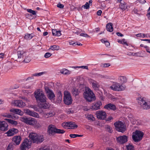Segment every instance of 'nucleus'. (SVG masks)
<instances>
[{"label": "nucleus", "instance_id": "obj_1", "mask_svg": "<svg viewBox=\"0 0 150 150\" xmlns=\"http://www.w3.org/2000/svg\"><path fill=\"white\" fill-rule=\"evenodd\" d=\"M34 96L36 101L38 103H43L46 102L47 98L42 91L40 90L36 91L34 93Z\"/></svg>", "mask_w": 150, "mask_h": 150}, {"label": "nucleus", "instance_id": "obj_2", "mask_svg": "<svg viewBox=\"0 0 150 150\" xmlns=\"http://www.w3.org/2000/svg\"><path fill=\"white\" fill-rule=\"evenodd\" d=\"M30 138L32 140L33 143L39 144L42 142L44 140L42 135L38 134L35 133H32L29 135Z\"/></svg>", "mask_w": 150, "mask_h": 150}, {"label": "nucleus", "instance_id": "obj_3", "mask_svg": "<svg viewBox=\"0 0 150 150\" xmlns=\"http://www.w3.org/2000/svg\"><path fill=\"white\" fill-rule=\"evenodd\" d=\"M47 132L50 135H54L55 134H63L65 131L63 129L57 128L53 125H49L47 127Z\"/></svg>", "mask_w": 150, "mask_h": 150}, {"label": "nucleus", "instance_id": "obj_4", "mask_svg": "<svg viewBox=\"0 0 150 150\" xmlns=\"http://www.w3.org/2000/svg\"><path fill=\"white\" fill-rule=\"evenodd\" d=\"M83 95L84 98L88 102H91L96 99L95 96L93 92L88 88L86 89Z\"/></svg>", "mask_w": 150, "mask_h": 150}, {"label": "nucleus", "instance_id": "obj_5", "mask_svg": "<svg viewBox=\"0 0 150 150\" xmlns=\"http://www.w3.org/2000/svg\"><path fill=\"white\" fill-rule=\"evenodd\" d=\"M114 125L115 129L119 132L123 133L126 130V126L121 121H119L115 122Z\"/></svg>", "mask_w": 150, "mask_h": 150}, {"label": "nucleus", "instance_id": "obj_6", "mask_svg": "<svg viewBox=\"0 0 150 150\" xmlns=\"http://www.w3.org/2000/svg\"><path fill=\"white\" fill-rule=\"evenodd\" d=\"M64 102L66 105H69L72 103V99L70 93L65 91L64 97Z\"/></svg>", "mask_w": 150, "mask_h": 150}, {"label": "nucleus", "instance_id": "obj_7", "mask_svg": "<svg viewBox=\"0 0 150 150\" xmlns=\"http://www.w3.org/2000/svg\"><path fill=\"white\" fill-rule=\"evenodd\" d=\"M132 135V138L135 142L140 141L142 139L144 135L143 132L139 131L136 130Z\"/></svg>", "mask_w": 150, "mask_h": 150}, {"label": "nucleus", "instance_id": "obj_8", "mask_svg": "<svg viewBox=\"0 0 150 150\" xmlns=\"http://www.w3.org/2000/svg\"><path fill=\"white\" fill-rule=\"evenodd\" d=\"M141 100L139 101L138 103L140 105L141 107L143 109L148 110L150 108V101H146L145 100V98H140Z\"/></svg>", "mask_w": 150, "mask_h": 150}, {"label": "nucleus", "instance_id": "obj_9", "mask_svg": "<svg viewBox=\"0 0 150 150\" xmlns=\"http://www.w3.org/2000/svg\"><path fill=\"white\" fill-rule=\"evenodd\" d=\"M31 142L28 139L25 138L20 145V150H26L30 148Z\"/></svg>", "mask_w": 150, "mask_h": 150}, {"label": "nucleus", "instance_id": "obj_10", "mask_svg": "<svg viewBox=\"0 0 150 150\" xmlns=\"http://www.w3.org/2000/svg\"><path fill=\"white\" fill-rule=\"evenodd\" d=\"M125 86H122L120 83H115L110 87L111 89L115 91H121L124 90L125 88Z\"/></svg>", "mask_w": 150, "mask_h": 150}, {"label": "nucleus", "instance_id": "obj_11", "mask_svg": "<svg viewBox=\"0 0 150 150\" xmlns=\"http://www.w3.org/2000/svg\"><path fill=\"white\" fill-rule=\"evenodd\" d=\"M21 120L27 124L33 125L36 123V121L35 120L34 118H27L23 117L21 118Z\"/></svg>", "mask_w": 150, "mask_h": 150}, {"label": "nucleus", "instance_id": "obj_12", "mask_svg": "<svg viewBox=\"0 0 150 150\" xmlns=\"http://www.w3.org/2000/svg\"><path fill=\"white\" fill-rule=\"evenodd\" d=\"M102 103L101 101L99 100L93 103L90 107V109L92 110H96L101 108L102 106Z\"/></svg>", "mask_w": 150, "mask_h": 150}, {"label": "nucleus", "instance_id": "obj_13", "mask_svg": "<svg viewBox=\"0 0 150 150\" xmlns=\"http://www.w3.org/2000/svg\"><path fill=\"white\" fill-rule=\"evenodd\" d=\"M128 138L126 135H123L117 137L116 140L117 143L120 144H124L127 142Z\"/></svg>", "mask_w": 150, "mask_h": 150}, {"label": "nucleus", "instance_id": "obj_14", "mask_svg": "<svg viewBox=\"0 0 150 150\" xmlns=\"http://www.w3.org/2000/svg\"><path fill=\"white\" fill-rule=\"evenodd\" d=\"M96 114L97 118L100 119L104 120L106 118V114L105 111H97Z\"/></svg>", "mask_w": 150, "mask_h": 150}, {"label": "nucleus", "instance_id": "obj_15", "mask_svg": "<svg viewBox=\"0 0 150 150\" xmlns=\"http://www.w3.org/2000/svg\"><path fill=\"white\" fill-rule=\"evenodd\" d=\"M18 59L19 61H22L24 59V57L27 55V52L23 50L18 51L17 52Z\"/></svg>", "mask_w": 150, "mask_h": 150}, {"label": "nucleus", "instance_id": "obj_16", "mask_svg": "<svg viewBox=\"0 0 150 150\" xmlns=\"http://www.w3.org/2000/svg\"><path fill=\"white\" fill-rule=\"evenodd\" d=\"M8 125L5 121H0V130L2 131H7L8 129Z\"/></svg>", "mask_w": 150, "mask_h": 150}, {"label": "nucleus", "instance_id": "obj_17", "mask_svg": "<svg viewBox=\"0 0 150 150\" xmlns=\"http://www.w3.org/2000/svg\"><path fill=\"white\" fill-rule=\"evenodd\" d=\"M18 132V129L13 128L9 129L6 134H7L8 136H11L16 134Z\"/></svg>", "mask_w": 150, "mask_h": 150}, {"label": "nucleus", "instance_id": "obj_18", "mask_svg": "<svg viewBox=\"0 0 150 150\" xmlns=\"http://www.w3.org/2000/svg\"><path fill=\"white\" fill-rule=\"evenodd\" d=\"M25 112L27 115L30 116L38 118L39 117L38 114L34 111H32L29 109H26L25 110Z\"/></svg>", "mask_w": 150, "mask_h": 150}, {"label": "nucleus", "instance_id": "obj_19", "mask_svg": "<svg viewBox=\"0 0 150 150\" xmlns=\"http://www.w3.org/2000/svg\"><path fill=\"white\" fill-rule=\"evenodd\" d=\"M104 108L108 110H112L115 111L116 110V107L113 104L111 103H108L105 105Z\"/></svg>", "mask_w": 150, "mask_h": 150}, {"label": "nucleus", "instance_id": "obj_20", "mask_svg": "<svg viewBox=\"0 0 150 150\" xmlns=\"http://www.w3.org/2000/svg\"><path fill=\"white\" fill-rule=\"evenodd\" d=\"M22 139L21 137L20 136H14L12 139V141L16 144V145H19Z\"/></svg>", "mask_w": 150, "mask_h": 150}, {"label": "nucleus", "instance_id": "obj_21", "mask_svg": "<svg viewBox=\"0 0 150 150\" xmlns=\"http://www.w3.org/2000/svg\"><path fill=\"white\" fill-rule=\"evenodd\" d=\"M47 95L48 98L51 100L52 102L54 103L55 101V96L53 91Z\"/></svg>", "mask_w": 150, "mask_h": 150}, {"label": "nucleus", "instance_id": "obj_22", "mask_svg": "<svg viewBox=\"0 0 150 150\" xmlns=\"http://www.w3.org/2000/svg\"><path fill=\"white\" fill-rule=\"evenodd\" d=\"M14 105L18 107L22 108L25 106V104L22 100H16L14 102Z\"/></svg>", "mask_w": 150, "mask_h": 150}, {"label": "nucleus", "instance_id": "obj_23", "mask_svg": "<svg viewBox=\"0 0 150 150\" xmlns=\"http://www.w3.org/2000/svg\"><path fill=\"white\" fill-rule=\"evenodd\" d=\"M10 111L14 114H18L20 115H22L23 114V112L19 109L12 108L10 110Z\"/></svg>", "mask_w": 150, "mask_h": 150}, {"label": "nucleus", "instance_id": "obj_24", "mask_svg": "<svg viewBox=\"0 0 150 150\" xmlns=\"http://www.w3.org/2000/svg\"><path fill=\"white\" fill-rule=\"evenodd\" d=\"M62 100V94L60 91L58 92L57 95L56 101L58 103H60Z\"/></svg>", "mask_w": 150, "mask_h": 150}, {"label": "nucleus", "instance_id": "obj_25", "mask_svg": "<svg viewBox=\"0 0 150 150\" xmlns=\"http://www.w3.org/2000/svg\"><path fill=\"white\" fill-rule=\"evenodd\" d=\"M4 120L6 121L9 124H11V125L13 126H16L18 124V122L16 121L13 120L11 119H9L7 118H6L4 119Z\"/></svg>", "mask_w": 150, "mask_h": 150}, {"label": "nucleus", "instance_id": "obj_26", "mask_svg": "<svg viewBox=\"0 0 150 150\" xmlns=\"http://www.w3.org/2000/svg\"><path fill=\"white\" fill-rule=\"evenodd\" d=\"M46 102L43 103H41L40 105V107L41 108L44 109H47L49 108L50 106L48 103H47Z\"/></svg>", "mask_w": 150, "mask_h": 150}, {"label": "nucleus", "instance_id": "obj_27", "mask_svg": "<svg viewBox=\"0 0 150 150\" xmlns=\"http://www.w3.org/2000/svg\"><path fill=\"white\" fill-rule=\"evenodd\" d=\"M86 117L90 121H95V119L93 115L92 114L88 113L85 115Z\"/></svg>", "mask_w": 150, "mask_h": 150}, {"label": "nucleus", "instance_id": "obj_28", "mask_svg": "<svg viewBox=\"0 0 150 150\" xmlns=\"http://www.w3.org/2000/svg\"><path fill=\"white\" fill-rule=\"evenodd\" d=\"M112 25V23H110L107 24L106 27V29L108 31L111 32L113 31V29Z\"/></svg>", "mask_w": 150, "mask_h": 150}, {"label": "nucleus", "instance_id": "obj_29", "mask_svg": "<svg viewBox=\"0 0 150 150\" xmlns=\"http://www.w3.org/2000/svg\"><path fill=\"white\" fill-rule=\"evenodd\" d=\"M52 32L53 36H59L61 35V31L59 30H57L56 29H52Z\"/></svg>", "mask_w": 150, "mask_h": 150}, {"label": "nucleus", "instance_id": "obj_30", "mask_svg": "<svg viewBox=\"0 0 150 150\" xmlns=\"http://www.w3.org/2000/svg\"><path fill=\"white\" fill-rule=\"evenodd\" d=\"M80 93L79 89L76 87H74L72 90V93L75 96L78 95Z\"/></svg>", "mask_w": 150, "mask_h": 150}, {"label": "nucleus", "instance_id": "obj_31", "mask_svg": "<svg viewBox=\"0 0 150 150\" xmlns=\"http://www.w3.org/2000/svg\"><path fill=\"white\" fill-rule=\"evenodd\" d=\"M69 127H70L69 129H74L77 128L78 127V126L76 125L74 122H69Z\"/></svg>", "mask_w": 150, "mask_h": 150}, {"label": "nucleus", "instance_id": "obj_32", "mask_svg": "<svg viewBox=\"0 0 150 150\" xmlns=\"http://www.w3.org/2000/svg\"><path fill=\"white\" fill-rule=\"evenodd\" d=\"M33 37V36L32 33L29 34L27 33L24 37V39L27 40H29L31 39Z\"/></svg>", "mask_w": 150, "mask_h": 150}, {"label": "nucleus", "instance_id": "obj_33", "mask_svg": "<svg viewBox=\"0 0 150 150\" xmlns=\"http://www.w3.org/2000/svg\"><path fill=\"white\" fill-rule=\"evenodd\" d=\"M121 3L120 5V8L122 10H125L127 8V5L125 2Z\"/></svg>", "mask_w": 150, "mask_h": 150}, {"label": "nucleus", "instance_id": "obj_34", "mask_svg": "<svg viewBox=\"0 0 150 150\" xmlns=\"http://www.w3.org/2000/svg\"><path fill=\"white\" fill-rule=\"evenodd\" d=\"M92 87L94 88V90H97V89H98L99 85L98 83L96 81L93 82L92 83Z\"/></svg>", "mask_w": 150, "mask_h": 150}, {"label": "nucleus", "instance_id": "obj_35", "mask_svg": "<svg viewBox=\"0 0 150 150\" xmlns=\"http://www.w3.org/2000/svg\"><path fill=\"white\" fill-rule=\"evenodd\" d=\"M31 60L30 57L27 54L26 56L24 57V59L22 61V62L28 63L30 62Z\"/></svg>", "mask_w": 150, "mask_h": 150}, {"label": "nucleus", "instance_id": "obj_36", "mask_svg": "<svg viewBox=\"0 0 150 150\" xmlns=\"http://www.w3.org/2000/svg\"><path fill=\"white\" fill-rule=\"evenodd\" d=\"M127 150H135L134 146L131 144H129L126 146Z\"/></svg>", "mask_w": 150, "mask_h": 150}, {"label": "nucleus", "instance_id": "obj_37", "mask_svg": "<svg viewBox=\"0 0 150 150\" xmlns=\"http://www.w3.org/2000/svg\"><path fill=\"white\" fill-rule=\"evenodd\" d=\"M14 144L13 143H10L8 146L6 150H13Z\"/></svg>", "mask_w": 150, "mask_h": 150}, {"label": "nucleus", "instance_id": "obj_38", "mask_svg": "<svg viewBox=\"0 0 150 150\" xmlns=\"http://www.w3.org/2000/svg\"><path fill=\"white\" fill-rule=\"evenodd\" d=\"M59 47L58 46L54 45L52 46H51L50 47V49L53 50H58L59 49Z\"/></svg>", "mask_w": 150, "mask_h": 150}, {"label": "nucleus", "instance_id": "obj_39", "mask_svg": "<svg viewBox=\"0 0 150 150\" xmlns=\"http://www.w3.org/2000/svg\"><path fill=\"white\" fill-rule=\"evenodd\" d=\"M120 80L123 83H125L127 82V79L124 76H120Z\"/></svg>", "mask_w": 150, "mask_h": 150}, {"label": "nucleus", "instance_id": "obj_40", "mask_svg": "<svg viewBox=\"0 0 150 150\" xmlns=\"http://www.w3.org/2000/svg\"><path fill=\"white\" fill-rule=\"evenodd\" d=\"M69 136L72 138H75L77 137H81L82 136V135H79L75 134H71L69 135Z\"/></svg>", "mask_w": 150, "mask_h": 150}, {"label": "nucleus", "instance_id": "obj_41", "mask_svg": "<svg viewBox=\"0 0 150 150\" xmlns=\"http://www.w3.org/2000/svg\"><path fill=\"white\" fill-rule=\"evenodd\" d=\"M27 11L29 13H31L33 15L36 14V12L35 11L32 10L31 9H28L27 10Z\"/></svg>", "mask_w": 150, "mask_h": 150}, {"label": "nucleus", "instance_id": "obj_42", "mask_svg": "<svg viewBox=\"0 0 150 150\" xmlns=\"http://www.w3.org/2000/svg\"><path fill=\"white\" fill-rule=\"evenodd\" d=\"M45 90L47 94L52 91V90L50 89L48 86H45Z\"/></svg>", "mask_w": 150, "mask_h": 150}, {"label": "nucleus", "instance_id": "obj_43", "mask_svg": "<svg viewBox=\"0 0 150 150\" xmlns=\"http://www.w3.org/2000/svg\"><path fill=\"white\" fill-rule=\"evenodd\" d=\"M69 122H65L62 123V125L64 128H66L67 127H69Z\"/></svg>", "mask_w": 150, "mask_h": 150}, {"label": "nucleus", "instance_id": "obj_44", "mask_svg": "<svg viewBox=\"0 0 150 150\" xmlns=\"http://www.w3.org/2000/svg\"><path fill=\"white\" fill-rule=\"evenodd\" d=\"M82 7L85 9H88L90 8L89 4L88 2H86L85 5L82 6Z\"/></svg>", "mask_w": 150, "mask_h": 150}, {"label": "nucleus", "instance_id": "obj_45", "mask_svg": "<svg viewBox=\"0 0 150 150\" xmlns=\"http://www.w3.org/2000/svg\"><path fill=\"white\" fill-rule=\"evenodd\" d=\"M60 71L62 74H68L69 71L66 69H64L61 70Z\"/></svg>", "mask_w": 150, "mask_h": 150}, {"label": "nucleus", "instance_id": "obj_46", "mask_svg": "<svg viewBox=\"0 0 150 150\" xmlns=\"http://www.w3.org/2000/svg\"><path fill=\"white\" fill-rule=\"evenodd\" d=\"M106 130L110 133H111L112 132V130L111 127L109 125H107L106 126Z\"/></svg>", "mask_w": 150, "mask_h": 150}, {"label": "nucleus", "instance_id": "obj_47", "mask_svg": "<svg viewBox=\"0 0 150 150\" xmlns=\"http://www.w3.org/2000/svg\"><path fill=\"white\" fill-rule=\"evenodd\" d=\"M44 74V72H41L35 73L33 74V76H40L42 75H43Z\"/></svg>", "mask_w": 150, "mask_h": 150}, {"label": "nucleus", "instance_id": "obj_48", "mask_svg": "<svg viewBox=\"0 0 150 150\" xmlns=\"http://www.w3.org/2000/svg\"><path fill=\"white\" fill-rule=\"evenodd\" d=\"M110 63H105L102 64L101 65V66L103 67L107 68L110 66Z\"/></svg>", "mask_w": 150, "mask_h": 150}, {"label": "nucleus", "instance_id": "obj_49", "mask_svg": "<svg viewBox=\"0 0 150 150\" xmlns=\"http://www.w3.org/2000/svg\"><path fill=\"white\" fill-rule=\"evenodd\" d=\"M52 55V54L50 52H47L45 53L44 55V57L45 58H47L50 57Z\"/></svg>", "mask_w": 150, "mask_h": 150}, {"label": "nucleus", "instance_id": "obj_50", "mask_svg": "<svg viewBox=\"0 0 150 150\" xmlns=\"http://www.w3.org/2000/svg\"><path fill=\"white\" fill-rule=\"evenodd\" d=\"M74 67L75 69H76V68H82L84 69H88V66H80V67H78V66Z\"/></svg>", "mask_w": 150, "mask_h": 150}, {"label": "nucleus", "instance_id": "obj_51", "mask_svg": "<svg viewBox=\"0 0 150 150\" xmlns=\"http://www.w3.org/2000/svg\"><path fill=\"white\" fill-rule=\"evenodd\" d=\"M120 43L121 44H125L127 46H128V45L127 43V42L125 41V39H122V40L120 41Z\"/></svg>", "mask_w": 150, "mask_h": 150}, {"label": "nucleus", "instance_id": "obj_52", "mask_svg": "<svg viewBox=\"0 0 150 150\" xmlns=\"http://www.w3.org/2000/svg\"><path fill=\"white\" fill-rule=\"evenodd\" d=\"M80 35L85 37L88 38L90 37L89 35L86 33H81L80 34Z\"/></svg>", "mask_w": 150, "mask_h": 150}, {"label": "nucleus", "instance_id": "obj_53", "mask_svg": "<svg viewBox=\"0 0 150 150\" xmlns=\"http://www.w3.org/2000/svg\"><path fill=\"white\" fill-rule=\"evenodd\" d=\"M57 6L60 8H63L64 7V5L62 4H61L60 3H59L57 4Z\"/></svg>", "mask_w": 150, "mask_h": 150}, {"label": "nucleus", "instance_id": "obj_54", "mask_svg": "<svg viewBox=\"0 0 150 150\" xmlns=\"http://www.w3.org/2000/svg\"><path fill=\"white\" fill-rule=\"evenodd\" d=\"M3 117H5L8 118H11L12 117V115L9 114H6L3 115Z\"/></svg>", "mask_w": 150, "mask_h": 150}, {"label": "nucleus", "instance_id": "obj_55", "mask_svg": "<svg viewBox=\"0 0 150 150\" xmlns=\"http://www.w3.org/2000/svg\"><path fill=\"white\" fill-rule=\"evenodd\" d=\"M113 119V118L111 116H109L108 118L105 119V120L106 121L110 122L111 121V120H112Z\"/></svg>", "mask_w": 150, "mask_h": 150}, {"label": "nucleus", "instance_id": "obj_56", "mask_svg": "<svg viewBox=\"0 0 150 150\" xmlns=\"http://www.w3.org/2000/svg\"><path fill=\"white\" fill-rule=\"evenodd\" d=\"M34 76H33V74L32 75V76L28 77L26 80V81H30L31 80L34 79Z\"/></svg>", "mask_w": 150, "mask_h": 150}, {"label": "nucleus", "instance_id": "obj_57", "mask_svg": "<svg viewBox=\"0 0 150 150\" xmlns=\"http://www.w3.org/2000/svg\"><path fill=\"white\" fill-rule=\"evenodd\" d=\"M102 13V11L101 10H99L97 12V14L99 16H100Z\"/></svg>", "mask_w": 150, "mask_h": 150}, {"label": "nucleus", "instance_id": "obj_58", "mask_svg": "<svg viewBox=\"0 0 150 150\" xmlns=\"http://www.w3.org/2000/svg\"><path fill=\"white\" fill-rule=\"evenodd\" d=\"M39 150H50V149L48 147H44L41 148Z\"/></svg>", "mask_w": 150, "mask_h": 150}, {"label": "nucleus", "instance_id": "obj_59", "mask_svg": "<svg viewBox=\"0 0 150 150\" xmlns=\"http://www.w3.org/2000/svg\"><path fill=\"white\" fill-rule=\"evenodd\" d=\"M82 6L81 7L80 6L79 7H74V8H77V10L79 11H82Z\"/></svg>", "mask_w": 150, "mask_h": 150}, {"label": "nucleus", "instance_id": "obj_60", "mask_svg": "<svg viewBox=\"0 0 150 150\" xmlns=\"http://www.w3.org/2000/svg\"><path fill=\"white\" fill-rule=\"evenodd\" d=\"M96 91H97V93H99L100 96L103 95L102 92L100 91L99 89H97Z\"/></svg>", "mask_w": 150, "mask_h": 150}, {"label": "nucleus", "instance_id": "obj_61", "mask_svg": "<svg viewBox=\"0 0 150 150\" xmlns=\"http://www.w3.org/2000/svg\"><path fill=\"white\" fill-rule=\"evenodd\" d=\"M116 33L117 35L118 36L123 37L124 36L120 32H117Z\"/></svg>", "mask_w": 150, "mask_h": 150}, {"label": "nucleus", "instance_id": "obj_62", "mask_svg": "<svg viewBox=\"0 0 150 150\" xmlns=\"http://www.w3.org/2000/svg\"><path fill=\"white\" fill-rule=\"evenodd\" d=\"M105 44L107 47H108L110 45L109 42L107 40L106 41V42L105 43Z\"/></svg>", "mask_w": 150, "mask_h": 150}, {"label": "nucleus", "instance_id": "obj_63", "mask_svg": "<svg viewBox=\"0 0 150 150\" xmlns=\"http://www.w3.org/2000/svg\"><path fill=\"white\" fill-rule=\"evenodd\" d=\"M133 12H134V13L135 14H138V13H137L138 10L137 9L134 8L133 10Z\"/></svg>", "mask_w": 150, "mask_h": 150}, {"label": "nucleus", "instance_id": "obj_64", "mask_svg": "<svg viewBox=\"0 0 150 150\" xmlns=\"http://www.w3.org/2000/svg\"><path fill=\"white\" fill-rule=\"evenodd\" d=\"M136 36L137 37H142V33H139L136 35Z\"/></svg>", "mask_w": 150, "mask_h": 150}]
</instances>
